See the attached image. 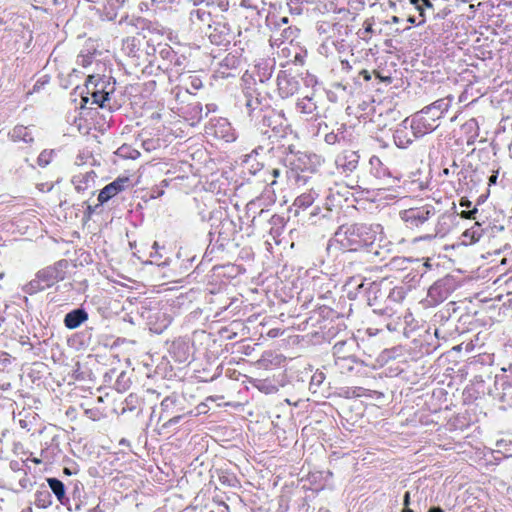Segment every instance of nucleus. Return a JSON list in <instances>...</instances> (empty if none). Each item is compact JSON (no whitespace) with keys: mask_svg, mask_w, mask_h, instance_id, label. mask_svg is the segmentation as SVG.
I'll use <instances>...</instances> for the list:
<instances>
[{"mask_svg":"<svg viewBox=\"0 0 512 512\" xmlns=\"http://www.w3.org/2000/svg\"><path fill=\"white\" fill-rule=\"evenodd\" d=\"M339 360H341V361H348V362H350V361H351V357L338 358V360L336 361V363H337V364H339V362H338Z\"/></svg>","mask_w":512,"mask_h":512,"instance_id":"47","label":"nucleus"},{"mask_svg":"<svg viewBox=\"0 0 512 512\" xmlns=\"http://www.w3.org/2000/svg\"><path fill=\"white\" fill-rule=\"evenodd\" d=\"M100 204H97L95 207H92L91 205L88 206V211L89 213H93L95 211V209L99 206Z\"/></svg>","mask_w":512,"mask_h":512,"instance_id":"46","label":"nucleus"},{"mask_svg":"<svg viewBox=\"0 0 512 512\" xmlns=\"http://www.w3.org/2000/svg\"><path fill=\"white\" fill-rule=\"evenodd\" d=\"M47 483L49 488L52 490V492L55 494L56 498L61 504L66 503V496H65V486L64 484L57 478H47Z\"/></svg>","mask_w":512,"mask_h":512,"instance_id":"20","label":"nucleus"},{"mask_svg":"<svg viewBox=\"0 0 512 512\" xmlns=\"http://www.w3.org/2000/svg\"><path fill=\"white\" fill-rule=\"evenodd\" d=\"M266 2L265 0H241L240 5L242 7L254 10L263 9Z\"/></svg>","mask_w":512,"mask_h":512,"instance_id":"27","label":"nucleus"},{"mask_svg":"<svg viewBox=\"0 0 512 512\" xmlns=\"http://www.w3.org/2000/svg\"><path fill=\"white\" fill-rule=\"evenodd\" d=\"M477 213H478L477 208H474V209H472V210H470V211H462L460 215H461V217H463V218L476 219V216H475V215H476Z\"/></svg>","mask_w":512,"mask_h":512,"instance_id":"30","label":"nucleus"},{"mask_svg":"<svg viewBox=\"0 0 512 512\" xmlns=\"http://www.w3.org/2000/svg\"><path fill=\"white\" fill-rule=\"evenodd\" d=\"M33 131V127L16 125L11 131H9L8 136L13 142H23L27 145H31L34 143Z\"/></svg>","mask_w":512,"mask_h":512,"instance_id":"15","label":"nucleus"},{"mask_svg":"<svg viewBox=\"0 0 512 512\" xmlns=\"http://www.w3.org/2000/svg\"><path fill=\"white\" fill-rule=\"evenodd\" d=\"M420 5H423L424 8H432L433 5L430 0H419Z\"/></svg>","mask_w":512,"mask_h":512,"instance_id":"35","label":"nucleus"},{"mask_svg":"<svg viewBox=\"0 0 512 512\" xmlns=\"http://www.w3.org/2000/svg\"><path fill=\"white\" fill-rule=\"evenodd\" d=\"M87 95L91 96L93 104L101 108H111L110 95L114 92V83L104 78L89 76L86 81ZM83 101L88 103L89 96H83Z\"/></svg>","mask_w":512,"mask_h":512,"instance_id":"4","label":"nucleus"},{"mask_svg":"<svg viewBox=\"0 0 512 512\" xmlns=\"http://www.w3.org/2000/svg\"><path fill=\"white\" fill-rule=\"evenodd\" d=\"M215 137L225 142H233L236 139L235 131L225 118H219L212 126Z\"/></svg>","mask_w":512,"mask_h":512,"instance_id":"14","label":"nucleus"},{"mask_svg":"<svg viewBox=\"0 0 512 512\" xmlns=\"http://www.w3.org/2000/svg\"><path fill=\"white\" fill-rule=\"evenodd\" d=\"M300 89V83L296 77L287 71H280L277 75V90L282 99L295 95Z\"/></svg>","mask_w":512,"mask_h":512,"instance_id":"8","label":"nucleus"},{"mask_svg":"<svg viewBox=\"0 0 512 512\" xmlns=\"http://www.w3.org/2000/svg\"><path fill=\"white\" fill-rule=\"evenodd\" d=\"M360 75L366 80V81H369L371 79V75L369 73V71L367 70H362L360 72Z\"/></svg>","mask_w":512,"mask_h":512,"instance_id":"37","label":"nucleus"},{"mask_svg":"<svg viewBox=\"0 0 512 512\" xmlns=\"http://www.w3.org/2000/svg\"><path fill=\"white\" fill-rule=\"evenodd\" d=\"M52 156L53 150H43L38 156V164L42 167L47 166L51 162Z\"/></svg>","mask_w":512,"mask_h":512,"instance_id":"28","label":"nucleus"},{"mask_svg":"<svg viewBox=\"0 0 512 512\" xmlns=\"http://www.w3.org/2000/svg\"><path fill=\"white\" fill-rule=\"evenodd\" d=\"M80 486H82V484L80 482H77L74 484V490H73V494L78 497H80Z\"/></svg>","mask_w":512,"mask_h":512,"instance_id":"34","label":"nucleus"},{"mask_svg":"<svg viewBox=\"0 0 512 512\" xmlns=\"http://www.w3.org/2000/svg\"><path fill=\"white\" fill-rule=\"evenodd\" d=\"M382 232L383 227L380 224L342 225L335 232L332 243L338 244L343 250L357 251L381 239Z\"/></svg>","mask_w":512,"mask_h":512,"instance_id":"1","label":"nucleus"},{"mask_svg":"<svg viewBox=\"0 0 512 512\" xmlns=\"http://www.w3.org/2000/svg\"><path fill=\"white\" fill-rule=\"evenodd\" d=\"M282 358L277 354H266L263 356L262 359L258 360V363L260 366L264 367L265 369H268L270 365L277 366L281 363Z\"/></svg>","mask_w":512,"mask_h":512,"instance_id":"25","label":"nucleus"},{"mask_svg":"<svg viewBox=\"0 0 512 512\" xmlns=\"http://www.w3.org/2000/svg\"><path fill=\"white\" fill-rule=\"evenodd\" d=\"M96 174L94 171H89L84 174L75 175L72 179V183L78 192H84L85 190L91 189L95 184Z\"/></svg>","mask_w":512,"mask_h":512,"instance_id":"17","label":"nucleus"},{"mask_svg":"<svg viewBox=\"0 0 512 512\" xmlns=\"http://www.w3.org/2000/svg\"><path fill=\"white\" fill-rule=\"evenodd\" d=\"M316 194L312 191L308 193H303L300 196H298L294 201V207L296 208V213H298L299 209H306L310 207L313 202L315 201Z\"/></svg>","mask_w":512,"mask_h":512,"instance_id":"22","label":"nucleus"},{"mask_svg":"<svg viewBox=\"0 0 512 512\" xmlns=\"http://www.w3.org/2000/svg\"><path fill=\"white\" fill-rule=\"evenodd\" d=\"M194 109L199 110V113H200L199 118H202V106H201V104L200 103H196V105L194 106Z\"/></svg>","mask_w":512,"mask_h":512,"instance_id":"40","label":"nucleus"},{"mask_svg":"<svg viewBox=\"0 0 512 512\" xmlns=\"http://www.w3.org/2000/svg\"><path fill=\"white\" fill-rule=\"evenodd\" d=\"M359 159L358 152L344 150L336 156L335 165L341 174L350 175L357 169Z\"/></svg>","mask_w":512,"mask_h":512,"instance_id":"9","label":"nucleus"},{"mask_svg":"<svg viewBox=\"0 0 512 512\" xmlns=\"http://www.w3.org/2000/svg\"><path fill=\"white\" fill-rule=\"evenodd\" d=\"M190 20L194 24L195 23H204L209 26L210 25L209 24L210 13L202 8L194 9L190 12Z\"/></svg>","mask_w":512,"mask_h":512,"instance_id":"23","label":"nucleus"},{"mask_svg":"<svg viewBox=\"0 0 512 512\" xmlns=\"http://www.w3.org/2000/svg\"><path fill=\"white\" fill-rule=\"evenodd\" d=\"M88 319V314L84 309H75L65 315L64 324L69 329L79 327L84 321Z\"/></svg>","mask_w":512,"mask_h":512,"instance_id":"18","label":"nucleus"},{"mask_svg":"<svg viewBox=\"0 0 512 512\" xmlns=\"http://www.w3.org/2000/svg\"><path fill=\"white\" fill-rule=\"evenodd\" d=\"M410 2L415 6V9L419 12V16L421 17L418 25L423 24L425 22V8L423 5H420L419 0H410Z\"/></svg>","mask_w":512,"mask_h":512,"instance_id":"29","label":"nucleus"},{"mask_svg":"<svg viewBox=\"0 0 512 512\" xmlns=\"http://www.w3.org/2000/svg\"><path fill=\"white\" fill-rule=\"evenodd\" d=\"M170 323V320H167L165 319V323L162 325V327H155V328H151V330L159 333L162 331L163 328H166L168 326V324Z\"/></svg>","mask_w":512,"mask_h":512,"instance_id":"33","label":"nucleus"},{"mask_svg":"<svg viewBox=\"0 0 512 512\" xmlns=\"http://www.w3.org/2000/svg\"><path fill=\"white\" fill-rule=\"evenodd\" d=\"M461 351V345H455L451 348V352H460Z\"/></svg>","mask_w":512,"mask_h":512,"instance_id":"44","label":"nucleus"},{"mask_svg":"<svg viewBox=\"0 0 512 512\" xmlns=\"http://www.w3.org/2000/svg\"><path fill=\"white\" fill-rule=\"evenodd\" d=\"M297 162L298 164H295L297 169L313 172L320 164V158L316 154L298 153Z\"/></svg>","mask_w":512,"mask_h":512,"instance_id":"16","label":"nucleus"},{"mask_svg":"<svg viewBox=\"0 0 512 512\" xmlns=\"http://www.w3.org/2000/svg\"><path fill=\"white\" fill-rule=\"evenodd\" d=\"M434 290H435V288H433V287H431V288L429 289V295H430V296H432V294H433Z\"/></svg>","mask_w":512,"mask_h":512,"instance_id":"56","label":"nucleus"},{"mask_svg":"<svg viewBox=\"0 0 512 512\" xmlns=\"http://www.w3.org/2000/svg\"><path fill=\"white\" fill-rule=\"evenodd\" d=\"M364 33H373V28L371 23L365 22Z\"/></svg>","mask_w":512,"mask_h":512,"instance_id":"38","label":"nucleus"},{"mask_svg":"<svg viewBox=\"0 0 512 512\" xmlns=\"http://www.w3.org/2000/svg\"><path fill=\"white\" fill-rule=\"evenodd\" d=\"M210 111H211V110H210V108L207 106V111H206V113H205V116H208V113H209Z\"/></svg>","mask_w":512,"mask_h":512,"instance_id":"58","label":"nucleus"},{"mask_svg":"<svg viewBox=\"0 0 512 512\" xmlns=\"http://www.w3.org/2000/svg\"><path fill=\"white\" fill-rule=\"evenodd\" d=\"M413 128V119L409 122L408 118L403 120L396 128L393 134L394 142L399 148H407L415 138H420L423 135L415 133Z\"/></svg>","mask_w":512,"mask_h":512,"instance_id":"6","label":"nucleus"},{"mask_svg":"<svg viewBox=\"0 0 512 512\" xmlns=\"http://www.w3.org/2000/svg\"><path fill=\"white\" fill-rule=\"evenodd\" d=\"M170 53H171L170 49H164V50H162V51H161V54H162V55H164V54H165V55H168V54H170Z\"/></svg>","mask_w":512,"mask_h":512,"instance_id":"48","label":"nucleus"},{"mask_svg":"<svg viewBox=\"0 0 512 512\" xmlns=\"http://www.w3.org/2000/svg\"><path fill=\"white\" fill-rule=\"evenodd\" d=\"M152 248L155 249V251L158 250L159 249L158 242H154Z\"/></svg>","mask_w":512,"mask_h":512,"instance_id":"50","label":"nucleus"},{"mask_svg":"<svg viewBox=\"0 0 512 512\" xmlns=\"http://www.w3.org/2000/svg\"><path fill=\"white\" fill-rule=\"evenodd\" d=\"M484 233V229L482 228V224L480 222H475L474 225L467 229L463 236L469 237L472 242H477L482 237Z\"/></svg>","mask_w":512,"mask_h":512,"instance_id":"24","label":"nucleus"},{"mask_svg":"<svg viewBox=\"0 0 512 512\" xmlns=\"http://www.w3.org/2000/svg\"><path fill=\"white\" fill-rule=\"evenodd\" d=\"M390 22L394 23V24H397V23L400 22V18L397 17V16H392Z\"/></svg>","mask_w":512,"mask_h":512,"instance_id":"42","label":"nucleus"},{"mask_svg":"<svg viewBox=\"0 0 512 512\" xmlns=\"http://www.w3.org/2000/svg\"><path fill=\"white\" fill-rule=\"evenodd\" d=\"M279 173H280V172H279V170H278V169H273V170H272V174H273V176H274V177H277V176L279 175Z\"/></svg>","mask_w":512,"mask_h":512,"instance_id":"49","label":"nucleus"},{"mask_svg":"<svg viewBox=\"0 0 512 512\" xmlns=\"http://www.w3.org/2000/svg\"><path fill=\"white\" fill-rule=\"evenodd\" d=\"M359 289H363L367 294V301L370 306L373 305V301L378 299V294L381 293L380 284L377 282H363L358 286Z\"/></svg>","mask_w":512,"mask_h":512,"instance_id":"19","label":"nucleus"},{"mask_svg":"<svg viewBox=\"0 0 512 512\" xmlns=\"http://www.w3.org/2000/svg\"><path fill=\"white\" fill-rule=\"evenodd\" d=\"M377 331H378V330H374V329H372V328H368V329H367V333H368V335H369V336H374V335H376Z\"/></svg>","mask_w":512,"mask_h":512,"instance_id":"41","label":"nucleus"},{"mask_svg":"<svg viewBox=\"0 0 512 512\" xmlns=\"http://www.w3.org/2000/svg\"><path fill=\"white\" fill-rule=\"evenodd\" d=\"M372 170L377 178H391V172L383 165L377 156H372L369 160Z\"/></svg>","mask_w":512,"mask_h":512,"instance_id":"21","label":"nucleus"},{"mask_svg":"<svg viewBox=\"0 0 512 512\" xmlns=\"http://www.w3.org/2000/svg\"><path fill=\"white\" fill-rule=\"evenodd\" d=\"M453 98H441L424 107L413 117V128L418 135L431 133L438 127L437 121L449 110Z\"/></svg>","mask_w":512,"mask_h":512,"instance_id":"2","label":"nucleus"},{"mask_svg":"<svg viewBox=\"0 0 512 512\" xmlns=\"http://www.w3.org/2000/svg\"><path fill=\"white\" fill-rule=\"evenodd\" d=\"M402 512H414L413 510H411L410 508L408 507H405L404 510Z\"/></svg>","mask_w":512,"mask_h":512,"instance_id":"55","label":"nucleus"},{"mask_svg":"<svg viewBox=\"0 0 512 512\" xmlns=\"http://www.w3.org/2000/svg\"><path fill=\"white\" fill-rule=\"evenodd\" d=\"M64 472H65L66 474H70V472H69L68 468H65V469H64Z\"/></svg>","mask_w":512,"mask_h":512,"instance_id":"59","label":"nucleus"},{"mask_svg":"<svg viewBox=\"0 0 512 512\" xmlns=\"http://www.w3.org/2000/svg\"><path fill=\"white\" fill-rule=\"evenodd\" d=\"M297 111L308 121H316L321 115L314 96H305L296 102Z\"/></svg>","mask_w":512,"mask_h":512,"instance_id":"11","label":"nucleus"},{"mask_svg":"<svg viewBox=\"0 0 512 512\" xmlns=\"http://www.w3.org/2000/svg\"><path fill=\"white\" fill-rule=\"evenodd\" d=\"M315 379H316V381L321 382L322 375L320 374L319 378H316V376H313V380H315Z\"/></svg>","mask_w":512,"mask_h":512,"instance_id":"52","label":"nucleus"},{"mask_svg":"<svg viewBox=\"0 0 512 512\" xmlns=\"http://www.w3.org/2000/svg\"><path fill=\"white\" fill-rule=\"evenodd\" d=\"M246 105H247V107L250 108L252 106V102L250 100H248Z\"/></svg>","mask_w":512,"mask_h":512,"instance_id":"57","label":"nucleus"},{"mask_svg":"<svg viewBox=\"0 0 512 512\" xmlns=\"http://www.w3.org/2000/svg\"><path fill=\"white\" fill-rule=\"evenodd\" d=\"M315 379H316V381L321 382L322 375L320 374L319 378H316V376H313V380H315Z\"/></svg>","mask_w":512,"mask_h":512,"instance_id":"54","label":"nucleus"},{"mask_svg":"<svg viewBox=\"0 0 512 512\" xmlns=\"http://www.w3.org/2000/svg\"><path fill=\"white\" fill-rule=\"evenodd\" d=\"M337 138V135L330 133L325 136V141L329 144H333Z\"/></svg>","mask_w":512,"mask_h":512,"instance_id":"32","label":"nucleus"},{"mask_svg":"<svg viewBox=\"0 0 512 512\" xmlns=\"http://www.w3.org/2000/svg\"><path fill=\"white\" fill-rule=\"evenodd\" d=\"M435 215L436 209L431 204H426L420 207H412L400 212V218L405 223L406 227L418 230H425L429 225L430 220Z\"/></svg>","mask_w":512,"mask_h":512,"instance_id":"5","label":"nucleus"},{"mask_svg":"<svg viewBox=\"0 0 512 512\" xmlns=\"http://www.w3.org/2000/svg\"><path fill=\"white\" fill-rule=\"evenodd\" d=\"M403 503L405 507H408L410 504V492H406L404 495Z\"/></svg>","mask_w":512,"mask_h":512,"instance_id":"36","label":"nucleus"},{"mask_svg":"<svg viewBox=\"0 0 512 512\" xmlns=\"http://www.w3.org/2000/svg\"><path fill=\"white\" fill-rule=\"evenodd\" d=\"M129 183L128 177H119L106 185L98 195L99 204H104L111 198L122 192Z\"/></svg>","mask_w":512,"mask_h":512,"instance_id":"12","label":"nucleus"},{"mask_svg":"<svg viewBox=\"0 0 512 512\" xmlns=\"http://www.w3.org/2000/svg\"><path fill=\"white\" fill-rule=\"evenodd\" d=\"M407 21L411 24H416L418 25V23L416 22V18L414 16H410L408 17Z\"/></svg>","mask_w":512,"mask_h":512,"instance_id":"43","label":"nucleus"},{"mask_svg":"<svg viewBox=\"0 0 512 512\" xmlns=\"http://www.w3.org/2000/svg\"><path fill=\"white\" fill-rule=\"evenodd\" d=\"M51 496L47 490L36 493L35 505L38 508H47L51 505Z\"/></svg>","mask_w":512,"mask_h":512,"instance_id":"26","label":"nucleus"},{"mask_svg":"<svg viewBox=\"0 0 512 512\" xmlns=\"http://www.w3.org/2000/svg\"><path fill=\"white\" fill-rule=\"evenodd\" d=\"M66 267L67 262L62 260L55 263L53 266H48L38 271L35 278L25 285L24 291L28 294H35L52 287L65 278Z\"/></svg>","mask_w":512,"mask_h":512,"instance_id":"3","label":"nucleus"},{"mask_svg":"<svg viewBox=\"0 0 512 512\" xmlns=\"http://www.w3.org/2000/svg\"><path fill=\"white\" fill-rule=\"evenodd\" d=\"M175 63H176V64H181V61H179V59L177 58V60H176V62H175Z\"/></svg>","mask_w":512,"mask_h":512,"instance_id":"60","label":"nucleus"},{"mask_svg":"<svg viewBox=\"0 0 512 512\" xmlns=\"http://www.w3.org/2000/svg\"><path fill=\"white\" fill-rule=\"evenodd\" d=\"M176 405V398L173 396L166 397L161 402V419L166 420L163 424V427H170L172 425L177 424L180 419L182 418V414H177L174 416H171L174 411V407Z\"/></svg>","mask_w":512,"mask_h":512,"instance_id":"13","label":"nucleus"},{"mask_svg":"<svg viewBox=\"0 0 512 512\" xmlns=\"http://www.w3.org/2000/svg\"><path fill=\"white\" fill-rule=\"evenodd\" d=\"M458 214L456 213H443L437 218V222L433 231L425 236V238L445 237L453 229L457 220Z\"/></svg>","mask_w":512,"mask_h":512,"instance_id":"10","label":"nucleus"},{"mask_svg":"<svg viewBox=\"0 0 512 512\" xmlns=\"http://www.w3.org/2000/svg\"><path fill=\"white\" fill-rule=\"evenodd\" d=\"M429 512H444L440 507H432Z\"/></svg>","mask_w":512,"mask_h":512,"instance_id":"45","label":"nucleus"},{"mask_svg":"<svg viewBox=\"0 0 512 512\" xmlns=\"http://www.w3.org/2000/svg\"><path fill=\"white\" fill-rule=\"evenodd\" d=\"M150 256L153 257V258L157 257V256L161 257V255L158 254L157 250L155 251V253H151Z\"/></svg>","mask_w":512,"mask_h":512,"instance_id":"51","label":"nucleus"},{"mask_svg":"<svg viewBox=\"0 0 512 512\" xmlns=\"http://www.w3.org/2000/svg\"><path fill=\"white\" fill-rule=\"evenodd\" d=\"M315 379H316V381L321 382L322 375L320 374L319 378H316V376H313V380H315Z\"/></svg>","mask_w":512,"mask_h":512,"instance_id":"53","label":"nucleus"},{"mask_svg":"<svg viewBox=\"0 0 512 512\" xmlns=\"http://www.w3.org/2000/svg\"><path fill=\"white\" fill-rule=\"evenodd\" d=\"M497 178H498V171H494L493 174L489 177L488 185L491 186V185L496 184Z\"/></svg>","mask_w":512,"mask_h":512,"instance_id":"31","label":"nucleus"},{"mask_svg":"<svg viewBox=\"0 0 512 512\" xmlns=\"http://www.w3.org/2000/svg\"><path fill=\"white\" fill-rule=\"evenodd\" d=\"M470 205H471V202H470L469 200H467V199H461V201H460V206H462V207H467V208H468V207H470Z\"/></svg>","mask_w":512,"mask_h":512,"instance_id":"39","label":"nucleus"},{"mask_svg":"<svg viewBox=\"0 0 512 512\" xmlns=\"http://www.w3.org/2000/svg\"><path fill=\"white\" fill-rule=\"evenodd\" d=\"M209 40L212 44L217 46H228L234 38V32L230 26L225 22H214L209 25Z\"/></svg>","mask_w":512,"mask_h":512,"instance_id":"7","label":"nucleus"}]
</instances>
